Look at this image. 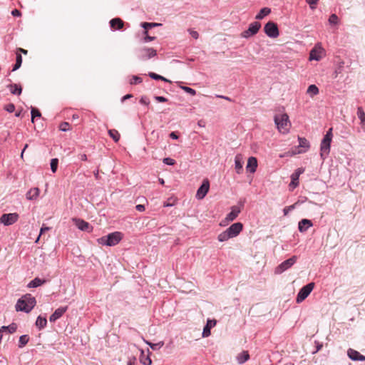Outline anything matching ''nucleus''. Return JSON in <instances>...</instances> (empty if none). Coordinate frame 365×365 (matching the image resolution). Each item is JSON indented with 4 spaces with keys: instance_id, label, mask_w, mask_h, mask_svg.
<instances>
[{
    "instance_id": "obj_17",
    "label": "nucleus",
    "mask_w": 365,
    "mask_h": 365,
    "mask_svg": "<svg viewBox=\"0 0 365 365\" xmlns=\"http://www.w3.org/2000/svg\"><path fill=\"white\" fill-rule=\"evenodd\" d=\"M68 307H61L56 309L54 312L50 316L49 320L51 322H54L59 318L62 317V315L67 311Z\"/></svg>"
},
{
    "instance_id": "obj_36",
    "label": "nucleus",
    "mask_w": 365,
    "mask_h": 365,
    "mask_svg": "<svg viewBox=\"0 0 365 365\" xmlns=\"http://www.w3.org/2000/svg\"><path fill=\"white\" fill-rule=\"evenodd\" d=\"M319 91L318 87L314 84L309 86L307 91V93L310 94L312 96L317 95Z\"/></svg>"
},
{
    "instance_id": "obj_52",
    "label": "nucleus",
    "mask_w": 365,
    "mask_h": 365,
    "mask_svg": "<svg viewBox=\"0 0 365 365\" xmlns=\"http://www.w3.org/2000/svg\"><path fill=\"white\" fill-rule=\"evenodd\" d=\"M319 0H306V2L309 5L312 9H315V6Z\"/></svg>"
},
{
    "instance_id": "obj_56",
    "label": "nucleus",
    "mask_w": 365,
    "mask_h": 365,
    "mask_svg": "<svg viewBox=\"0 0 365 365\" xmlns=\"http://www.w3.org/2000/svg\"><path fill=\"white\" fill-rule=\"evenodd\" d=\"M188 31L190 34V36L195 38V39H197L198 37H199V34L197 31H194V30H192V29H188Z\"/></svg>"
},
{
    "instance_id": "obj_24",
    "label": "nucleus",
    "mask_w": 365,
    "mask_h": 365,
    "mask_svg": "<svg viewBox=\"0 0 365 365\" xmlns=\"http://www.w3.org/2000/svg\"><path fill=\"white\" fill-rule=\"evenodd\" d=\"M148 355L147 356H144V351L143 349L140 350V361L143 365H151L152 364V360L150 359V354L151 352L149 349L147 350Z\"/></svg>"
},
{
    "instance_id": "obj_33",
    "label": "nucleus",
    "mask_w": 365,
    "mask_h": 365,
    "mask_svg": "<svg viewBox=\"0 0 365 365\" xmlns=\"http://www.w3.org/2000/svg\"><path fill=\"white\" fill-rule=\"evenodd\" d=\"M357 115L361 120V124L365 128V113L361 107L357 108Z\"/></svg>"
},
{
    "instance_id": "obj_48",
    "label": "nucleus",
    "mask_w": 365,
    "mask_h": 365,
    "mask_svg": "<svg viewBox=\"0 0 365 365\" xmlns=\"http://www.w3.org/2000/svg\"><path fill=\"white\" fill-rule=\"evenodd\" d=\"M143 34L145 35V36L143 38V41L145 43L149 42V41H153L154 39H155V36H150L148 35V31H143Z\"/></svg>"
},
{
    "instance_id": "obj_34",
    "label": "nucleus",
    "mask_w": 365,
    "mask_h": 365,
    "mask_svg": "<svg viewBox=\"0 0 365 365\" xmlns=\"http://www.w3.org/2000/svg\"><path fill=\"white\" fill-rule=\"evenodd\" d=\"M162 24L160 23H149V22H143L141 23V26L144 29V31H148L150 29L160 26Z\"/></svg>"
},
{
    "instance_id": "obj_13",
    "label": "nucleus",
    "mask_w": 365,
    "mask_h": 365,
    "mask_svg": "<svg viewBox=\"0 0 365 365\" xmlns=\"http://www.w3.org/2000/svg\"><path fill=\"white\" fill-rule=\"evenodd\" d=\"M296 262V257H292L282 262L275 270V274H281L291 267Z\"/></svg>"
},
{
    "instance_id": "obj_16",
    "label": "nucleus",
    "mask_w": 365,
    "mask_h": 365,
    "mask_svg": "<svg viewBox=\"0 0 365 365\" xmlns=\"http://www.w3.org/2000/svg\"><path fill=\"white\" fill-rule=\"evenodd\" d=\"M304 169L302 168H299L297 169L294 173L291 175V182L289 186H292L293 187H296L299 185V178L302 173H303Z\"/></svg>"
},
{
    "instance_id": "obj_23",
    "label": "nucleus",
    "mask_w": 365,
    "mask_h": 365,
    "mask_svg": "<svg viewBox=\"0 0 365 365\" xmlns=\"http://www.w3.org/2000/svg\"><path fill=\"white\" fill-rule=\"evenodd\" d=\"M243 164L244 162L242 156L240 155H237L235 158V168L238 174H240L242 172Z\"/></svg>"
},
{
    "instance_id": "obj_35",
    "label": "nucleus",
    "mask_w": 365,
    "mask_h": 365,
    "mask_svg": "<svg viewBox=\"0 0 365 365\" xmlns=\"http://www.w3.org/2000/svg\"><path fill=\"white\" fill-rule=\"evenodd\" d=\"M148 76L150 78H151L153 80H160V81H165V82H170L168 79L165 78V77H163V76H160L159 74H157L155 73H153V72H150L148 73Z\"/></svg>"
},
{
    "instance_id": "obj_43",
    "label": "nucleus",
    "mask_w": 365,
    "mask_h": 365,
    "mask_svg": "<svg viewBox=\"0 0 365 365\" xmlns=\"http://www.w3.org/2000/svg\"><path fill=\"white\" fill-rule=\"evenodd\" d=\"M338 22H339V18L336 16V14H331L329 18V23L331 25H336V24H338Z\"/></svg>"
},
{
    "instance_id": "obj_21",
    "label": "nucleus",
    "mask_w": 365,
    "mask_h": 365,
    "mask_svg": "<svg viewBox=\"0 0 365 365\" xmlns=\"http://www.w3.org/2000/svg\"><path fill=\"white\" fill-rule=\"evenodd\" d=\"M110 26L112 29L114 30H119L121 29L124 26L123 21L120 18H113L112 19L110 22Z\"/></svg>"
},
{
    "instance_id": "obj_26",
    "label": "nucleus",
    "mask_w": 365,
    "mask_h": 365,
    "mask_svg": "<svg viewBox=\"0 0 365 365\" xmlns=\"http://www.w3.org/2000/svg\"><path fill=\"white\" fill-rule=\"evenodd\" d=\"M271 13V9L268 7L262 8L259 13L256 15L255 19L261 20Z\"/></svg>"
},
{
    "instance_id": "obj_2",
    "label": "nucleus",
    "mask_w": 365,
    "mask_h": 365,
    "mask_svg": "<svg viewBox=\"0 0 365 365\" xmlns=\"http://www.w3.org/2000/svg\"><path fill=\"white\" fill-rule=\"evenodd\" d=\"M122 238L123 234L120 232H113L98 238L97 242L99 245L112 247L118 244Z\"/></svg>"
},
{
    "instance_id": "obj_29",
    "label": "nucleus",
    "mask_w": 365,
    "mask_h": 365,
    "mask_svg": "<svg viewBox=\"0 0 365 365\" xmlns=\"http://www.w3.org/2000/svg\"><path fill=\"white\" fill-rule=\"evenodd\" d=\"M39 195V189L35 187L34 189H31L26 194V197L29 200H34Z\"/></svg>"
},
{
    "instance_id": "obj_22",
    "label": "nucleus",
    "mask_w": 365,
    "mask_h": 365,
    "mask_svg": "<svg viewBox=\"0 0 365 365\" xmlns=\"http://www.w3.org/2000/svg\"><path fill=\"white\" fill-rule=\"evenodd\" d=\"M299 148L300 150H298V153H302L309 148V143L305 138H298Z\"/></svg>"
},
{
    "instance_id": "obj_6",
    "label": "nucleus",
    "mask_w": 365,
    "mask_h": 365,
    "mask_svg": "<svg viewBox=\"0 0 365 365\" xmlns=\"http://www.w3.org/2000/svg\"><path fill=\"white\" fill-rule=\"evenodd\" d=\"M315 287V284L314 282H309L305 286L302 287L296 297V302L297 304L302 303L305 299L310 294Z\"/></svg>"
},
{
    "instance_id": "obj_10",
    "label": "nucleus",
    "mask_w": 365,
    "mask_h": 365,
    "mask_svg": "<svg viewBox=\"0 0 365 365\" xmlns=\"http://www.w3.org/2000/svg\"><path fill=\"white\" fill-rule=\"evenodd\" d=\"M241 210L238 206H232L231 211L226 215V217L220 223L221 226L226 225L228 222L234 221L240 213Z\"/></svg>"
},
{
    "instance_id": "obj_45",
    "label": "nucleus",
    "mask_w": 365,
    "mask_h": 365,
    "mask_svg": "<svg viewBox=\"0 0 365 365\" xmlns=\"http://www.w3.org/2000/svg\"><path fill=\"white\" fill-rule=\"evenodd\" d=\"M180 87L182 90L191 96H195L196 94V91L190 87L183 86H180Z\"/></svg>"
},
{
    "instance_id": "obj_5",
    "label": "nucleus",
    "mask_w": 365,
    "mask_h": 365,
    "mask_svg": "<svg viewBox=\"0 0 365 365\" xmlns=\"http://www.w3.org/2000/svg\"><path fill=\"white\" fill-rule=\"evenodd\" d=\"M274 123L280 132L284 133L288 130L289 116L286 113L275 115Z\"/></svg>"
},
{
    "instance_id": "obj_57",
    "label": "nucleus",
    "mask_w": 365,
    "mask_h": 365,
    "mask_svg": "<svg viewBox=\"0 0 365 365\" xmlns=\"http://www.w3.org/2000/svg\"><path fill=\"white\" fill-rule=\"evenodd\" d=\"M11 14L13 16L18 17L21 16V12L19 10L15 9L11 11Z\"/></svg>"
},
{
    "instance_id": "obj_4",
    "label": "nucleus",
    "mask_w": 365,
    "mask_h": 365,
    "mask_svg": "<svg viewBox=\"0 0 365 365\" xmlns=\"http://www.w3.org/2000/svg\"><path fill=\"white\" fill-rule=\"evenodd\" d=\"M157 55V51L153 48L146 46L136 50V56L140 61H145Z\"/></svg>"
},
{
    "instance_id": "obj_49",
    "label": "nucleus",
    "mask_w": 365,
    "mask_h": 365,
    "mask_svg": "<svg viewBox=\"0 0 365 365\" xmlns=\"http://www.w3.org/2000/svg\"><path fill=\"white\" fill-rule=\"evenodd\" d=\"M164 164L168 165H174L175 164V160L171 158H165L163 160Z\"/></svg>"
},
{
    "instance_id": "obj_47",
    "label": "nucleus",
    "mask_w": 365,
    "mask_h": 365,
    "mask_svg": "<svg viewBox=\"0 0 365 365\" xmlns=\"http://www.w3.org/2000/svg\"><path fill=\"white\" fill-rule=\"evenodd\" d=\"M297 204H298V202H295L294 204H293V205H289V206L285 207L283 209L284 215H287L290 211L293 210L296 207V205H297Z\"/></svg>"
},
{
    "instance_id": "obj_40",
    "label": "nucleus",
    "mask_w": 365,
    "mask_h": 365,
    "mask_svg": "<svg viewBox=\"0 0 365 365\" xmlns=\"http://www.w3.org/2000/svg\"><path fill=\"white\" fill-rule=\"evenodd\" d=\"M249 357H250V356L247 354V352L244 351L240 355H239L237 356V361L239 364H243L247 360H248Z\"/></svg>"
},
{
    "instance_id": "obj_18",
    "label": "nucleus",
    "mask_w": 365,
    "mask_h": 365,
    "mask_svg": "<svg viewBox=\"0 0 365 365\" xmlns=\"http://www.w3.org/2000/svg\"><path fill=\"white\" fill-rule=\"evenodd\" d=\"M313 226L312 220L309 219H302L298 223V230L300 232H305Z\"/></svg>"
},
{
    "instance_id": "obj_31",
    "label": "nucleus",
    "mask_w": 365,
    "mask_h": 365,
    "mask_svg": "<svg viewBox=\"0 0 365 365\" xmlns=\"http://www.w3.org/2000/svg\"><path fill=\"white\" fill-rule=\"evenodd\" d=\"M108 135L114 142L118 143L119 141L120 135L118 130L115 129L108 130Z\"/></svg>"
},
{
    "instance_id": "obj_3",
    "label": "nucleus",
    "mask_w": 365,
    "mask_h": 365,
    "mask_svg": "<svg viewBox=\"0 0 365 365\" xmlns=\"http://www.w3.org/2000/svg\"><path fill=\"white\" fill-rule=\"evenodd\" d=\"M332 137H333L332 128H331L327 131L326 134L323 137V139H322V140L321 142V145H320V150H321L320 155H321L322 158L324 160L329 154Z\"/></svg>"
},
{
    "instance_id": "obj_30",
    "label": "nucleus",
    "mask_w": 365,
    "mask_h": 365,
    "mask_svg": "<svg viewBox=\"0 0 365 365\" xmlns=\"http://www.w3.org/2000/svg\"><path fill=\"white\" fill-rule=\"evenodd\" d=\"M45 281L36 277L31 280L27 285L29 288H36L41 285Z\"/></svg>"
},
{
    "instance_id": "obj_63",
    "label": "nucleus",
    "mask_w": 365,
    "mask_h": 365,
    "mask_svg": "<svg viewBox=\"0 0 365 365\" xmlns=\"http://www.w3.org/2000/svg\"><path fill=\"white\" fill-rule=\"evenodd\" d=\"M133 97L132 94H126L124 96L122 97L121 101L124 102L125 100L129 99Z\"/></svg>"
},
{
    "instance_id": "obj_62",
    "label": "nucleus",
    "mask_w": 365,
    "mask_h": 365,
    "mask_svg": "<svg viewBox=\"0 0 365 365\" xmlns=\"http://www.w3.org/2000/svg\"><path fill=\"white\" fill-rule=\"evenodd\" d=\"M216 97H217V98H220L225 99V100H227V101H230V102H232V98H230V97H228V96H222V95H217V96H216Z\"/></svg>"
},
{
    "instance_id": "obj_12",
    "label": "nucleus",
    "mask_w": 365,
    "mask_h": 365,
    "mask_svg": "<svg viewBox=\"0 0 365 365\" xmlns=\"http://www.w3.org/2000/svg\"><path fill=\"white\" fill-rule=\"evenodd\" d=\"M74 225L81 231L91 232L93 231V227L85 220L80 218H73Z\"/></svg>"
},
{
    "instance_id": "obj_46",
    "label": "nucleus",
    "mask_w": 365,
    "mask_h": 365,
    "mask_svg": "<svg viewBox=\"0 0 365 365\" xmlns=\"http://www.w3.org/2000/svg\"><path fill=\"white\" fill-rule=\"evenodd\" d=\"M163 345H164V342L163 341H159L158 343H155V344H154V343L149 344V346L153 350L160 349Z\"/></svg>"
},
{
    "instance_id": "obj_55",
    "label": "nucleus",
    "mask_w": 365,
    "mask_h": 365,
    "mask_svg": "<svg viewBox=\"0 0 365 365\" xmlns=\"http://www.w3.org/2000/svg\"><path fill=\"white\" fill-rule=\"evenodd\" d=\"M140 103L143 105L148 106L150 101L146 96H142L140 99Z\"/></svg>"
},
{
    "instance_id": "obj_11",
    "label": "nucleus",
    "mask_w": 365,
    "mask_h": 365,
    "mask_svg": "<svg viewBox=\"0 0 365 365\" xmlns=\"http://www.w3.org/2000/svg\"><path fill=\"white\" fill-rule=\"evenodd\" d=\"M209 189V180L207 179H205L197 190L196 198H197L198 200L203 199L207 194Z\"/></svg>"
},
{
    "instance_id": "obj_25",
    "label": "nucleus",
    "mask_w": 365,
    "mask_h": 365,
    "mask_svg": "<svg viewBox=\"0 0 365 365\" xmlns=\"http://www.w3.org/2000/svg\"><path fill=\"white\" fill-rule=\"evenodd\" d=\"M8 88H9L11 93L14 95L19 96L22 92L21 86L16 83L9 84Z\"/></svg>"
},
{
    "instance_id": "obj_20",
    "label": "nucleus",
    "mask_w": 365,
    "mask_h": 365,
    "mask_svg": "<svg viewBox=\"0 0 365 365\" xmlns=\"http://www.w3.org/2000/svg\"><path fill=\"white\" fill-rule=\"evenodd\" d=\"M217 324V321L215 319H207V324L205 326L202 331V336L207 337L210 335V329L214 327Z\"/></svg>"
},
{
    "instance_id": "obj_27",
    "label": "nucleus",
    "mask_w": 365,
    "mask_h": 365,
    "mask_svg": "<svg viewBox=\"0 0 365 365\" xmlns=\"http://www.w3.org/2000/svg\"><path fill=\"white\" fill-rule=\"evenodd\" d=\"M17 326L15 323H11L9 326H2L0 329V331L2 334L3 331H7L10 334H13L16 331Z\"/></svg>"
},
{
    "instance_id": "obj_50",
    "label": "nucleus",
    "mask_w": 365,
    "mask_h": 365,
    "mask_svg": "<svg viewBox=\"0 0 365 365\" xmlns=\"http://www.w3.org/2000/svg\"><path fill=\"white\" fill-rule=\"evenodd\" d=\"M4 109L9 113H13L15 110V106L13 103H9L5 106Z\"/></svg>"
},
{
    "instance_id": "obj_53",
    "label": "nucleus",
    "mask_w": 365,
    "mask_h": 365,
    "mask_svg": "<svg viewBox=\"0 0 365 365\" xmlns=\"http://www.w3.org/2000/svg\"><path fill=\"white\" fill-rule=\"evenodd\" d=\"M50 230V227H45V226H43L41 230H40V233H39V235L38 236L36 240V242H38V240H39V238L41 237V235H43L45 232L46 231H48Z\"/></svg>"
},
{
    "instance_id": "obj_32",
    "label": "nucleus",
    "mask_w": 365,
    "mask_h": 365,
    "mask_svg": "<svg viewBox=\"0 0 365 365\" xmlns=\"http://www.w3.org/2000/svg\"><path fill=\"white\" fill-rule=\"evenodd\" d=\"M22 64V56L21 53H17L16 56V63L13 66L12 71L18 70Z\"/></svg>"
},
{
    "instance_id": "obj_51",
    "label": "nucleus",
    "mask_w": 365,
    "mask_h": 365,
    "mask_svg": "<svg viewBox=\"0 0 365 365\" xmlns=\"http://www.w3.org/2000/svg\"><path fill=\"white\" fill-rule=\"evenodd\" d=\"M69 123L67 122H63L60 125V130L61 131L66 132L69 130Z\"/></svg>"
},
{
    "instance_id": "obj_58",
    "label": "nucleus",
    "mask_w": 365,
    "mask_h": 365,
    "mask_svg": "<svg viewBox=\"0 0 365 365\" xmlns=\"http://www.w3.org/2000/svg\"><path fill=\"white\" fill-rule=\"evenodd\" d=\"M169 136L170 138L173 140H178L179 138V135H178L177 132L173 131L169 134Z\"/></svg>"
},
{
    "instance_id": "obj_59",
    "label": "nucleus",
    "mask_w": 365,
    "mask_h": 365,
    "mask_svg": "<svg viewBox=\"0 0 365 365\" xmlns=\"http://www.w3.org/2000/svg\"><path fill=\"white\" fill-rule=\"evenodd\" d=\"M136 358L135 356L130 357L128 359V365H135Z\"/></svg>"
},
{
    "instance_id": "obj_42",
    "label": "nucleus",
    "mask_w": 365,
    "mask_h": 365,
    "mask_svg": "<svg viewBox=\"0 0 365 365\" xmlns=\"http://www.w3.org/2000/svg\"><path fill=\"white\" fill-rule=\"evenodd\" d=\"M31 114L32 122H34V118L41 116L40 111L36 108H34V107L31 108Z\"/></svg>"
},
{
    "instance_id": "obj_9",
    "label": "nucleus",
    "mask_w": 365,
    "mask_h": 365,
    "mask_svg": "<svg viewBox=\"0 0 365 365\" xmlns=\"http://www.w3.org/2000/svg\"><path fill=\"white\" fill-rule=\"evenodd\" d=\"M19 219V215L16 212L5 213L0 217V222L5 226H9L14 224Z\"/></svg>"
},
{
    "instance_id": "obj_37",
    "label": "nucleus",
    "mask_w": 365,
    "mask_h": 365,
    "mask_svg": "<svg viewBox=\"0 0 365 365\" xmlns=\"http://www.w3.org/2000/svg\"><path fill=\"white\" fill-rule=\"evenodd\" d=\"M232 238L230 235V234L228 233L227 230H225L224 232H221L218 237H217V240L220 241V242H225L227 240H228L229 239Z\"/></svg>"
},
{
    "instance_id": "obj_19",
    "label": "nucleus",
    "mask_w": 365,
    "mask_h": 365,
    "mask_svg": "<svg viewBox=\"0 0 365 365\" xmlns=\"http://www.w3.org/2000/svg\"><path fill=\"white\" fill-rule=\"evenodd\" d=\"M257 168V160L255 157H250L247 160L246 169L250 173H255Z\"/></svg>"
},
{
    "instance_id": "obj_15",
    "label": "nucleus",
    "mask_w": 365,
    "mask_h": 365,
    "mask_svg": "<svg viewBox=\"0 0 365 365\" xmlns=\"http://www.w3.org/2000/svg\"><path fill=\"white\" fill-rule=\"evenodd\" d=\"M348 356L352 360L355 361H364L365 356L361 354L358 351H356L352 349H349L347 351Z\"/></svg>"
},
{
    "instance_id": "obj_14",
    "label": "nucleus",
    "mask_w": 365,
    "mask_h": 365,
    "mask_svg": "<svg viewBox=\"0 0 365 365\" xmlns=\"http://www.w3.org/2000/svg\"><path fill=\"white\" fill-rule=\"evenodd\" d=\"M243 229V225L241 222H235L231 225L227 229V232L232 238L237 236Z\"/></svg>"
},
{
    "instance_id": "obj_1",
    "label": "nucleus",
    "mask_w": 365,
    "mask_h": 365,
    "mask_svg": "<svg viewBox=\"0 0 365 365\" xmlns=\"http://www.w3.org/2000/svg\"><path fill=\"white\" fill-rule=\"evenodd\" d=\"M36 301L30 294H26L18 299L15 308L17 312L29 313L35 307Z\"/></svg>"
},
{
    "instance_id": "obj_54",
    "label": "nucleus",
    "mask_w": 365,
    "mask_h": 365,
    "mask_svg": "<svg viewBox=\"0 0 365 365\" xmlns=\"http://www.w3.org/2000/svg\"><path fill=\"white\" fill-rule=\"evenodd\" d=\"M154 98L159 103H165L168 101L165 97L160 96H155Z\"/></svg>"
},
{
    "instance_id": "obj_7",
    "label": "nucleus",
    "mask_w": 365,
    "mask_h": 365,
    "mask_svg": "<svg viewBox=\"0 0 365 365\" xmlns=\"http://www.w3.org/2000/svg\"><path fill=\"white\" fill-rule=\"evenodd\" d=\"M264 32L265 34L272 38H275L279 36V31L278 29L277 24L272 21H268L264 26Z\"/></svg>"
},
{
    "instance_id": "obj_38",
    "label": "nucleus",
    "mask_w": 365,
    "mask_h": 365,
    "mask_svg": "<svg viewBox=\"0 0 365 365\" xmlns=\"http://www.w3.org/2000/svg\"><path fill=\"white\" fill-rule=\"evenodd\" d=\"M29 337L28 335L25 334V335L21 336L19 337V347L23 348L29 342Z\"/></svg>"
},
{
    "instance_id": "obj_61",
    "label": "nucleus",
    "mask_w": 365,
    "mask_h": 365,
    "mask_svg": "<svg viewBox=\"0 0 365 365\" xmlns=\"http://www.w3.org/2000/svg\"><path fill=\"white\" fill-rule=\"evenodd\" d=\"M245 202H246V200L245 198L240 199L239 200L237 206L240 207V210L244 207Z\"/></svg>"
},
{
    "instance_id": "obj_44",
    "label": "nucleus",
    "mask_w": 365,
    "mask_h": 365,
    "mask_svg": "<svg viewBox=\"0 0 365 365\" xmlns=\"http://www.w3.org/2000/svg\"><path fill=\"white\" fill-rule=\"evenodd\" d=\"M321 58L320 55L317 53V52L315 50H312L309 53V60H315V61H319Z\"/></svg>"
},
{
    "instance_id": "obj_8",
    "label": "nucleus",
    "mask_w": 365,
    "mask_h": 365,
    "mask_svg": "<svg viewBox=\"0 0 365 365\" xmlns=\"http://www.w3.org/2000/svg\"><path fill=\"white\" fill-rule=\"evenodd\" d=\"M261 28V24L258 21H254L249 25L247 30L244 31L241 36L243 38H248L257 34Z\"/></svg>"
},
{
    "instance_id": "obj_28",
    "label": "nucleus",
    "mask_w": 365,
    "mask_h": 365,
    "mask_svg": "<svg viewBox=\"0 0 365 365\" xmlns=\"http://www.w3.org/2000/svg\"><path fill=\"white\" fill-rule=\"evenodd\" d=\"M47 320L45 317H41L38 316L36 321V326L39 329H42L46 327Z\"/></svg>"
},
{
    "instance_id": "obj_41",
    "label": "nucleus",
    "mask_w": 365,
    "mask_h": 365,
    "mask_svg": "<svg viewBox=\"0 0 365 365\" xmlns=\"http://www.w3.org/2000/svg\"><path fill=\"white\" fill-rule=\"evenodd\" d=\"M142 81H143V79L141 77H140L138 76H132V77L130 78V79L129 81V83L130 85H138V84L141 83Z\"/></svg>"
},
{
    "instance_id": "obj_60",
    "label": "nucleus",
    "mask_w": 365,
    "mask_h": 365,
    "mask_svg": "<svg viewBox=\"0 0 365 365\" xmlns=\"http://www.w3.org/2000/svg\"><path fill=\"white\" fill-rule=\"evenodd\" d=\"M135 208L139 212H143L145 210V205H141V204H139V205H137L135 206Z\"/></svg>"
},
{
    "instance_id": "obj_39",
    "label": "nucleus",
    "mask_w": 365,
    "mask_h": 365,
    "mask_svg": "<svg viewBox=\"0 0 365 365\" xmlns=\"http://www.w3.org/2000/svg\"><path fill=\"white\" fill-rule=\"evenodd\" d=\"M58 165V158H52L51 160L50 166L51 170L53 173H55L57 171Z\"/></svg>"
},
{
    "instance_id": "obj_64",
    "label": "nucleus",
    "mask_w": 365,
    "mask_h": 365,
    "mask_svg": "<svg viewBox=\"0 0 365 365\" xmlns=\"http://www.w3.org/2000/svg\"><path fill=\"white\" fill-rule=\"evenodd\" d=\"M17 51H18V52H19V53H22L24 54H27V53H28L27 50L21 48H19Z\"/></svg>"
}]
</instances>
